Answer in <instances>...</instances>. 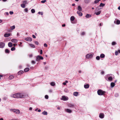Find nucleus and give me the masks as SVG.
Listing matches in <instances>:
<instances>
[{"label":"nucleus","mask_w":120,"mask_h":120,"mask_svg":"<svg viewBox=\"0 0 120 120\" xmlns=\"http://www.w3.org/2000/svg\"><path fill=\"white\" fill-rule=\"evenodd\" d=\"M78 72L79 73H80L82 72V71L81 70H79L78 71Z\"/></svg>","instance_id":"774afa93"},{"label":"nucleus","mask_w":120,"mask_h":120,"mask_svg":"<svg viewBox=\"0 0 120 120\" xmlns=\"http://www.w3.org/2000/svg\"><path fill=\"white\" fill-rule=\"evenodd\" d=\"M105 57V55L103 54H101L100 55V57L101 58H104Z\"/></svg>","instance_id":"c85d7f7f"},{"label":"nucleus","mask_w":120,"mask_h":120,"mask_svg":"<svg viewBox=\"0 0 120 120\" xmlns=\"http://www.w3.org/2000/svg\"><path fill=\"white\" fill-rule=\"evenodd\" d=\"M18 98H20L19 93H17Z\"/></svg>","instance_id":"680f3d73"},{"label":"nucleus","mask_w":120,"mask_h":120,"mask_svg":"<svg viewBox=\"0 0 120 120\" xmlns=\"http://www.w3.org/2000/svg\"><path fill=\"white\" fill-rule=\"evenodd\" d=\"M9 13L10 15H11L13 14V12L12 11H10L9 12Z\"/></svg>","instance_id":"603ef678"},{"label":"nucleus","mask_w":120,"mask_h":120,"mask_svg":"<svg viewBox=\"0 0 120 120\" xmlns=\"http://www.w3.org/2000/svg\"><path fill=\"white\" fill-rule=\"evenodd\" d=\"M32 37L33 38H36V36L34 35H32Z\"/></svg>","instance_id":"0e129e2a"},{"label":"nucleus","mask_w":120,"mask_h":120,"mask_svg":"<svg viewBox=\"0 0 120 120\" xmlns=\"http://www.w3.org/2000/svg\"><path fill=\"white\" fill-rule=\"evenodd\" d=\"M68 81H66L65 82H64L62 83L64 85H66V83H68Z\"/></svg>","instance_id":"c9c22d12"},{"label":"nucleus","mask_w":120,"mask_h":120,"mask_svg":"<svg viewBox=\"0 0 120 120\" xmlns=\"http://www.w3.org/2000/svg\"><path fill=\"white\" fill-rule=\"evenodd\" d=\"M46 0H42L41 1V2L42 3H45L46 2Z\"/></svg>","instance_id":"09e8293b"},{"label":"nucleus","mask_w":120,"mask_h":120,"mask_svg":"<svg viewBox=\"0 0 120 120\" xmlns=\"http://www.w3.org/2000/svg\"><path fill=\"white\" fill-rule=\"evenodd\" d=\"M23 72H24L23 71H20L18 72V74L19 75H21L22 74Z\"/></svg>","instance_id":"a878e982"},{"label":"nucleus","mask_w":120,"mask_h":120,"mask_svg":"<svg viewBox=\"0 0 120 120\" xmlns=\"http://www.w3.org/2000/svg\"><path fill=\"white\" fill-rule=\"evenodd\" d=\"M118 96V94L117 93H116L115 94V96L116 97H117Z\"/></svg>","instance_id":"6e6d98bb"},{"label":"nucleus","mask_w":120,"mask_h":120,"mask_svg":"<svg viewBox=\"0 0 120 120\" xmlns=\"http://www.w3.org/2000/svg\"><path fill=\"white\" fill-rule=\"evenodd\" d=\"M75 18L73 16H72L70 18V20L71 21H73L75 19Z\"/></svg>","instance_id":"7c9ffc66"},{"label":"nucleus","mask_w":120,"mask_h":120,"mask_svg":"<svg viewBox=\"0 0 120 120\" xmlns=\"http://www.w3.org/2000/svg\"><path fill=\"white\" fill-rule=\"evenodd\" d=\"M89 87V85L87 84L84 85V87L85 88H88Z\"/></svg>","instance_id":"b1692460"},{"label":"nucleus","mask_w":120,"mask_h":120,"mask_svg":"<svg viewBox=\"0 0 120 120\" xmlns=\"http://www.w3.org/2000/svg\"><path fill=\"white\" fill-rule=\"evenodd\" d=\"M118 54V52L117 51H116L115 52V55L116 56H117Z\"/></svg>","instance_id":"de8ad7c7"},{"label":"nucleus","mask_w":120,"mask_h":120,"mask_svg":"<svg viewBox=\"0 0 120 120\" xmlns=\"http://www.w3.org/2000/svg\"><path fill=\"white\" fill-rule=\"evenodd\" d=\"M43 59V58L39 55L37 56L36 57V60L37 61H39L40 60H42Z\"/></svg>","instance_id":"7ed1b4c3"},{"label":"nucleus","mask_w":120,"mask_h":120,"mask_svg":"<svg viewBox=\"0 0 120 120\" xmlns=\"http://www.w3.org/2000/svg\"><path fill=\"white\" fill-rule=\"evenodd\" d=\"M114 75L111 74L106 75L105 77V79L107 81H111L113 79V77Z\"/></svg>","instance_id":"f257e3e1"},{"label":"nucleus","mask_w":120,"mask_h":120,"mask_svg":"<svg viewBox=\"0 0 120 120\" xmlns=\"http://www.w3.org/2000/svg\"><path fill=\"white\" fill-rule=\"evenodd\" d=\"M96 59L97 60H100V57L99 56H97L96 57Z\"/></svg>","instance_id":"c03bdc74"},{"label":"nucleus","mask_w":120,"mask_h":120,"mask_svg":"<svg viewBox=\"0 0 120 120\" xmlns=\"http://www.w3.org/2000/svg\"><path fill=\"white\" fill-rule=\"evenodd\" d=\"M10 35V34L6 33L4 34V36L5 37H9Z\"/></svg>","instance_id":"4468645a"},{"label":"nucleus","mask_w":120,"mask_h":120,"mask_svg":"<svg viewBox=\"0 0 120 120\" xmlns=\"http://www.w3.org/2000/svg\"><path fill=\"white\" fill-rule=\"evenodd\" d=\"M120 24V21L119 20H117L116 21V24Z\"/></svg>","instance_id":"79ce46f5"},{"label":"nucleus","mask_w":120,"mask_h":120,"mask_svg":"<svg viewBox=\"0 0 120 120\" xmlns=\"http://www.w3.org/2000/svg\"><path fill=\"white\" fill-rule=\"evenodd\" d=\"M105 91H104L101 90H99L97 91L98 94L99 95H104L105 94Z\"/></svg>","instance_id":"f03ea898"},{"label":"nucleus","mask_w":120,"mask_h":120,"mask_svg":"<svg viewBox=\"0 0 120 120\" xmlns=\"http://www.w3.org/2000/svg\"><path fill=\"white\" fill-rule=\"evenodd\" d=\"M31 11L32 13H34L35 12V11L34 9H32L31 10Z\"/></svg>","instance_id":"58836bf2"},{"label":"nucleus","mask_w":120,"mask_h":120,"mask_svg":"<svg viewBox=\"0 0 120 120\" xmlns=\"http://www.w3.org/2000/svg\"><path fill=\"white\" fill-rule=\"evenodd\" d=\"M11 111H13L17 114H19L20 112V111L18 109H11Z\"/></svg>","instance_id":"20e7f679"},{"label":"nucleus","mask_w":120,"mask_h":120,"mask_svg":"<svg viewBox=\"0 0 120 120\" xmlns=\"http://www.w3.org/2000/svg\"><path fill=\"white\" fill-rule=\"evenodd\" d=\"M5 45V44L4 43L2 42H0V48H3Z\"/></svg>","instance_id":"1a4fd4ad"},{"label":"nucleus","mask_w":120,"mask_h":120,"mask_svg":"<svg viewBox=\"0 0 120 120\" xmlns=\"http://www.w3.org/2000/svg\"><path fill=\"white\" fill-rule=\"evenodd\" d=\"M48 96L47 95H46L45 96V98L46 99H48Z\"/></svg>","instance_id":"49530a36"},{"label":"nucleus","mask_w":120,"mask_h":120,"mask_svg":"<svg viewBox=\"0 0 120 120\" xmlns=\"http://www.w3.org/2000/svg\"><path fill=\"white\" fill-rule=\"evenodd\" d=\"M116 44V43L115 42H114V41H113V42H112V45H115Z\"/></svg>","instance_id":"a18cd8bd"},{"label":"nucleus","mask_w":120,"mask_h":120,"mask_svg":"<svg viewBox=\"0 0 120 120\" xmlns=\"http://www.w3.org/2000/svg\"><path fill=\"white\" fill-rule=\"evenodd\" d=\"M93 54L92 53H90L87 54L86 55V58L87 59L91 58L93 56Z\"/></svg>","instance_id":"39448f33"},{"label":"nucleus","mask_w":120,"mask_h":120,"mask_svg":"<svg viewBox=\"0 0 120 120\" xmlns=\"http://www.w3.org/2000/svg\"><path fill=\"white\" fill-rule=\"evenodd\" d=\"M61 100H63L64 101H67L68 99V97H67L65 96H62V98H60Z\"/></svg>","instance_id":"423d86ee"},{"label":"nucleus","mask_w":120,"mask_h":120,"mask_svg":"<svg viewBox=\"0 0 120 120\" xmlns=\"http://www.w3.org/2000/svg\"><path fill=\"white\" fill-rule=\"evenodd\" d=\"M22 43L21 42H20V44L19 45V46H20V47L22 46Z\"/></svg>","instance_id":"4d7b16f0"},{"label":"nucleus","mask_w":120,"mask_h":120,"mask_svg":"<svg viewBox=\"0 0 120 120\" xmlns=\"http://www.w3.org/2000/svg\"><path fill=\"white\" fill-rule=\"evenodd\" d=\"M17 96V93L12 94L11 95V97L12 98H18Z\"/></svg>","instance_id":"6e6552de"},{"label":"nucleus","mask_w":120,"mask_h":120,"mask_svg":"<svg viewBox=\"0 0 120 120\" xmlns=\"http://www.w3.org/2000/svg\"><path fill=\"white\" fill-rule=\"evenodd\" d=\"M31 63H32L33 64H35V62L34 60H32L31 61Z\"/></svg>","instance_id":"bf43d9fd"},{"label":"nucleus","mask_w":120,"mask_h":120,"mask_svg":"<svg viewBox=\"0 0 120 120\" xmlns=\"http://www.w3.org/2000/svg\"><path fill=\"white\" fill-rule=\"evenodd\" d=\"M15 47H14L12 48L11 49V50L12 51H14V50H15Z\"/></svg>","instance_id":"37998d69"},{"label":"nucleus","mask_w":120,"mask_h":120,"mask_svg":"<svg viewBox=\"0 0 120 120\" xmlns=\"http://www.w3.org/2000/svg\"><path fill=\"white\" fill-rule=\"evenodd\" d=\"M32 47L34 48L35 47V45L33 44H29Z\"/></svg>","instance_id":"4c0bfd02"},{"label":"nucleus","mask_w":120,"mask_h":120,"mask_svg":"<svg viewBox=\"0 0 120 120\" xmlns=\"http://www.w3.org/2000/svg\"><path fill=\"white\" fill-rule=\"evenodd\" d=\"M8 46L10 47H11L12 46V44L11 42H9L8 43Z\"/></svg>","instance_id":"dca6fc26"},{"label":"nucleus","mask_w":120,"mask_h":120,"mask_svg":"<svg viewBox=\"0 0 120 120\" xmlns=\"http://www.w3.org/2000/svg\"><path fill=\"white\" fill-rule=\"evenodd\" d=\"M22 4L25 5L26 4H28L27 1L26 0L23 1H22Z\"/></svg>","instance_id":"412c9836"},{"label":"nucleus","mask_w":120,"mask_h":120,"mask_svg":"<svg viewBox=\"0 0 120 120\" xmlns=\"http://www.w3.org/2000/svg\"><path fill=\"white\" fill-rule=\"evenodd\" d=\"M38 14H40L41 15H43V13L42 12H38Z\"/></svg>","instance_id":"8fccbe9b"},{"label":"nucleus","mask_w":120,"mask_h":120,"mask_svg":"<svg viewBox=\"0 0 120 120\" xmlns=\"http://www.w3.org/2000/svg\"><path fill=\"white\" fill-rule=\"evenodd\" d=\"M65 111L67 112L70 113H71L72 112L71 110L68 109H65Z\"/></svg>","instance_id":"f8f14e48"},{"label":"nucleus","mask_w":120,"mask_h":120,"mask_svg":"<svg viewBox=\"0 0 120 120\" xmlns=\"http://www.w3.org/2000/svg\"><path fill=\"white\" fill-rule=\"evenodd\" d=\"M11 30H12L14 29H15V26L14 25L13 26H11Z\"/></svg>","instance_id":"a19ab883"},{"label":"nucleus","mask_w":120,"mask_h":120,"mask_svg":"<svg viewBox=\"0 0 120 120\" xmlns=\"http://www.w3.org/2000/svg\"><path fill=\"white\" fill-rule=\"evenodd\" d=\"M11 41L13 43H17L18 41L16 39H12L11 40Z\"/></svg>","instance_id":"2eb2a0df"},{"label":"nucleus","mask_w":120,"mask_h":120,"mask_svg":"<svg viewBox=\"0 0 120 120\" xmlns=\"http://www.w3.org/2000/svg\"><path fill=\"white\" fill-rule=\"evenodd\" d=\"M21 6L22 8H24L25 7V5L23 4H21Z\"/></svg>","instance_id":"e433bc0d"},{"label":"nucleus","mask_w":120,"mask_h":120,"mask_svg":"<svg viewBox=\"0 0 120 120\" xmlns=\"http://www.w3.org/2000/svg\"><path fill=\"white\" fill-rule=\"evenodd\" d=\"M33 56V54H30L29 55V56L30 57H31Z\"/></svg>","instance_id":"5fc2aeb1"},{"label":"nucleus","mask_w":120,"mask_h":120,"mask_svg":"<svg viewBox=\"0 0 120 120\" xmlns=\"http://www.w3.org/2000/svg\"><path fill=\"white\" fill-rule=\"evenodd\" d=\"M78 9L79 11H82V9L81 7L80 6H78Z\"/></svg>","instance_id":"4be33fe9"},{"label":"nucleus","mask_w":120,"mask_h":120,"mask_svg":"<svg viewBox=\"0 0 120 120\" xmlns=\"http://www.w3.org/2000/svg\"><path fill=\"white\" fill-rule=\"evenodd\" d=\"M101 11H99L98 12H95V14L96 15H100L101 13Z\"/></svg>","instance_id":"aec40b11"},{"label":"nucleus","mask_w":120,"mask_h":120,"mask_svg":"<svg viewBox=\"0 0 120 120\" xmlns=\"http://www.w3.org/2000/svg\"><path fill=\"white\" fill-rule=\"evenodd\" d=\"M29 70V69L28 68H26L24 69V71L25 72H27Z\"/></svg>","instance_id":"393cba45"},{"label":"nucleus","mask_w":120,"mask_h":120,"mask_svg":"<svg viewBox=\"0 0 120 120\" xmlns=\"http://www.w3.org/2000/svg\"><path fill=\"white\" fill-rule=\"evenodd\" d=\"M91 15L87 14L86 16V17L87 18H89L91 17Z\"/></svg>","instance_id":"c756f323"},{"label":"nucleus","mask_w":120,"mask_h":120,"mask_svg":"<svg viewBox=\"0 0 120 120\" xmlns=\"http://www.w3.org/2000/svg\"><path fill=\"white\" fill-rule=\"evenodd\" d=\"M10 50L8 49H6L5 50V53H9L10 52Z\"/></svg>","instance_id":"6ab92c4d"},{"label":"nucleus","mask_w":120,"mask_h":120,"mask_svg":"<svg viewBox=\"0 0 120 120\" xmlns=\"http://www.w3.org/2000/svg\"><path fill=\"white\" fill-rule=\"evenodd\" d=\"M32 108L31 107H30L29 108V110H31L32 109Z\"/></svg>","instance_id":"338daca9"},{"label":"nucleus","mask_w":120,"mask_h":120,"mask_svg":"<svg viewBox=\"0 0 120 120\" xmlns=\"http://www.w3.org/2000/svg\"><path fill=\"white\" fill-rule=\"evenodd\" d=\"M50 84L51 86H54L55 84V83L53 82H52L50 83Z\"/></svg>","instance_id":"bb28decb"},{"label":"nucleus","mask_w":120,"mask_h":120,"mask_svg":"<svg viewBox=\"0 0 120 120\" xmlns=\"http://www.w3.org/2000/svg\"><path fill=\"white\" fill-rule=\"evenodd\" d=\"M25 40L27 41H31L32 40V38L30 37H28L25 38Z\"/></svg>","instance_id":"9d476101"},{"label":"nucleus","mask_w":120,"mask_h":120,"mask_svg":"<svg viewBox=\"0 0 120 120\" xmlns=\"http://www.w3.org/2000/svg\"><path fill=\"white\" fill-rule=\"evenodd\" d=\"M78 93L77 92H75L74 93L73 95L74 96H77L78 95Z\"/></svg>","instance_id":"cd10ccee"},{"label":"nucleus","mask_w":120,"mask_h":120,"mask_svg":"<svg viewBox=\"0 0 120 120\" xmlns=\"http://www.w3.org/2000/svg\"><path fill=\"white\" fill-rule=\"evenodd\" d=\"M105 5V4H103L102 3H101L99 5V6L100 7H103Z\"/></svg>","instance_id":"2f4dec72"},{"label":"nucleus","mask_w":120,"mask_h":120,"mask_svg":"<svg viewBox=\"0 0 120 120\" xmlns=\"http://www.w3.org/2000/svg\"><path fill=\"white\" fill-rule=\"evenodd\" d=\"M42 113L45 115H47V112L45 111H44Z\"/></svg>","instance_id":"f704fd0d"},{"label":"nucleus","mask_w":120,"mask_h":120,"mask_svg":"<svg viewBox=\"0 0 120 120\" xmlns=\"http://www.w3.org/2000/svg\"><path fill=\"white\" fill-rule=\"evenodd\" d=\"M48 68V67H46L45 68V70H47Z\"/></svg>","instance_id":"69168bd1"},{"label":"nucleus","mask_w":120,"mask_h":120,"mask_svg":"<svg viewBox=\"0 0 120 120\" xmlns=\"http://www.w3.org/2000/svg\"><path fill=\"white\" fill-rule=\"evenodd\" d=\"M104 114L103 113H101L99 115V117L100 118L102 119L104 117Z\"/></svg>","instance_id":"9b49d317"},{"label":"nucleus","mask_w":120,"mask_h":120,"mask_svg":"<svg viewBox=\"0 0 120 120\" xmlns=\"http://www.w3.org/2000/svg\"><path fill=\"white\" fill-rule=\"evenodd\" d=\"M68 106L70 108H73L74 106V104H69L68 105Z\"/></svg>","instance_id":"ddd939ff"},{"label":"nucleus","mask_w":120,"mask_h":120,"mask_svg":"<svg viewBox=\"0 0 120 120\" xmlns=\"http://www.w3.org/2000/svg\"><path fill=\"white\" fill-rule=\"evenodd\" d=\"M25 11L26 12H27L28 11V9L27 8H26L24 9Z\"/></svg>","instance_id":"13d9d810"},{"label":"nucleus","mask_w":120,"mask_h":120,"mask_svg":"<svg viewBox=\"0 0 120 120\" xmlns=\"http://www.w3.org/2000/svg\"><path fill=\"white\" fill-rule=\"evenodd\" d=\"M112 88L115 85V83L113 82H112L110 84Z\"/></svg>","instance_id":"a211bd4d"},{"label":"nucleus","mask_w":120,"mask_h":120,"mask_svg":"<svg viewBox=\"0 0 120 120\" xmlns=\"http://www.w3.org/2000/svg\"><path fill=\"white\" fill-rule=\"evenodd\" d=\"M19 94L20 98H23L25 97V96L24 94L20 93H19Z\"/></svg>","instance_id":"0eeeda50"},{"label":"nucleus","mask_w":120,"mask_h":120,"mask_svg":"<svg viewBox=\"0 0 120 120\" xmlns=\"http://www.w3.org/2000/svg\"><path fill=\"white\" fill-rule=\"evenodd\" d=\"M42 53V50H40V54H41Z\"/></svg>","instance_id":"e2e57ef3"},{"label":"nucleus","mask_w":120,"mask_h":120,"mask_svg":"<svg viewBox=\"0 0 120 120\" xmlns=\"http://www.w3.org/2000/svg\"><path fill=\"white\" fill-rule=\"evenodd\" d=\"M101 0H96L94 1V3L95 4H96Z\"/></svg>","instance_id":"ea45409f"},{"label":"nucleus","mask_w":120,"mask_h":120,"mask_svg":"<svg viewBox=\"0 0 120 120\" xmlns=\"http://www.w3.org/2000/svg\"><path fill=\"white\" fill-rule=\"evenodd\" d=\"M14 78V76L13 75L10 76L9 77V79H10L11 80Z\"/></svg>","instance_id":"473e14b6"},{"label":"nucleus","mask_w":120,"mask_h":120,"mask_svg":"<svg viewBox=\"0 0 120 120\" xmlns=\"http://www.w3.org/2000/svg\"><path fill=\"white\" fill-rule=\"evenodd\" d=\"M77 13L79 16H81L82 15V13L80 11H77Z\"/></svg>","instance_id":"f3484780"},{"label":"nucleus","mask_w":120,"mask_h":120,"mask_svg":"<svg viewBox=\"0 0 120 120\" xmlns=\"http://www.w3.org/2000/svg\"><path fill=\"white\" fill-rule=\"evenodd\" d=\"M85 34V33L84 32H82L81 34V35H84Z\"/></svg>","instance_id":"864d4df0"},{"label":"nucleus","mask_w":120,"mask_h":120,"mask_svg":"<svg viewBox=\"0 0 120 120\" xmlns=\"http://www.w3.org/2000/svg\"><path fill=\"white\" fill-rule=\"evenodd\" d=\"M44 46L45 47H47V45L46 43H45L44 44Z\"/></svg>","instance_id":"052dcab7"},{"label":"nucleus","mask_w":120,"mask_h":120,"mask_svg":"<svg viewBox=\"0 0 120 120\" xmlns=\"http://www.w3.org/2000/svg\"><path fill=\"white\" fill-rule=\"evenodd\" d=\"M34 43L35 44L37 45H38V43L37 41H34Z\"/></svg>","instance_id":"3c124183"},{"label":"nucleus","mask_w":120,"mask_h":120,"mask_svg":"<svg viewBox=\"0 0 120 120\" xmlns=\"http://www.w3.org/2000/svg\"><path fill=\"white\" fill-rule=\"evenodd\" d=\"M100 7L99 6H98L95 9V11L96 12L98 10L100 9L101 8H100Z\"/></svg>","instance_id":"5701e85b"},{"label":"nucleus","mask_w":120,"mask_h":120,"mask_svg":"<svg viewBox=\"0 0 120 120\" xmlns=\"http://www.w3.org/2000/svg\"><path fill=\"white\" fill-rule=\"evenodd\" d=\"M90 1V0H85V2L86 3H88Z\"/></svg>","instance_id":"72a5a7b5"}]
</instances>
